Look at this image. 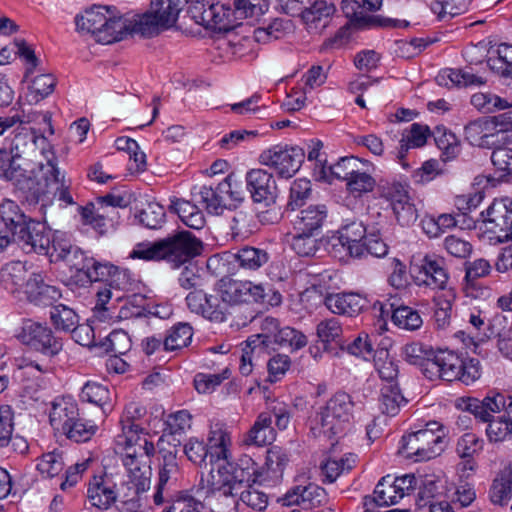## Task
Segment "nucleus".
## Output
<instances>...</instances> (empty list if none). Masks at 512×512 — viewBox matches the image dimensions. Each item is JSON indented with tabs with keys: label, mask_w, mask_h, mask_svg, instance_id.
Wrapping results in <instances>:
<instances>
[{
	"label": "nucleus",
	"mask_w": 512,
	"mask_h": 512,
	"mask_svg": "<svg viewBox=\"0 0 512 512\" xmlns=\"http://www.w3.org/2000/svg\"><path fill=\"white\" fill-rule=\"evenodd\" d=\"M415 268L418 271L416 279L419 285L433 290H444L447 287L449 273L443 258L427 254Z\"/></svg>",
	"instance_id": "14"
},
{
	"label": "nucleus",
	"mask_w": 512,
	"mask_h": 512,
	"mask_svg": "<svg viewBox=\"0 0 512 512\" xmlns=\"http://www.w3.org/2000/svg\"><path fill=\"white\" fill-rule=\"evenodd\" d=\"M326 307L334 314L350 317L360 314L368 307L369 301L358 293L330 294L325 297Z\"/></svg>",
	"instance_id": "26"
},
{
	"label": "nucleus",
	"mask_w": 512,
	"mask_h": 512,
	"mask_svg": "<svg viewBox=\"0 0 512 512\" xmlns=\"http://www.w3.org/2000/svg\"><path fill=\"white\" fill-rule=\"evenodd\" d=\"M407 400L402 395L398 384H384L379 397V408L383 414L396 416Z\"/></svg>",
	"instance_id": "40"
},
{
	"label": "nucleus",
	"mask_w": 512,
	"mask_h": 512,
	"mask_svg": "<svg viewBox=\"0 0 512 512\" xmlns=\"http://www.w3.org/2000/svg\"><path fill=\"white\" fill-rule=\"evenodd\" d=\"M342 334V325L335 317L323 319L316 325V335L320 342H335L339 345L343 342Z\"/></svg>",
	"instance_id": "58"
},
{
	"label": "nucleus",
	"mask_w": 512,
	"mask_h": 512,
	"mask_svg": "<svg viewBox=\"0 0 512 512\" xmlns=\"http://www.w3.org/2000/svg\"><path fill=\"white\" fill-rule=\"evenodd\" d=\"M232 262L244 270L255 271L265 265L269 260V254L266 250L245 246L237 252L231 254Z\"/></svg>",
	"instance_id": "38"
},
{
	"label": "nucleus",
	"mask_w": 512,
	"mask_h": 512,
	"mask_svg": "<svg viewBox=\"0 0 512 512\" xmlns=\"http://www.w3.org/2000/svg\"><path fill=\"white\" fill-rule=\"evenodd\" d=\"M16 337L22 344L48 357L56 356L63 347L61 339L54 336L49 327L30 319L23 321Z\"/></svg>",
	"instance_id": "12"
},
{
	"label": "nucleus",
	"mask_w": 512,
	"mask_h": 512,
	"mask_svg": "<svg viewBox=\"0 0 512 512\" xmlns=\"http://www.w3.org/2000/svg\"><path fill=\"white\" fill-rule=\"evenodd\" d=\"M225 457H221L217 464L218 473L223 476V480L237 486L238 489L243 488V484H249L255 481L257 471L256 463L247 455L242 456L236 464L230 463Z\"/></svg>",
	"instance_id": "16"
},
{
	"label": "nucleus",
	"mask_w": 512,
	"mask_h": 512,
	"mask_svg": "<svg viewBox=\"0 0 512 512\" xmlns=\"http://www.w3.org/2000/svg\"><path fill=\"white\" fill-rule=\"evenodd\" d=\"M146 414V408L138 402H130L124 408L120 418L122 435H119V442L131 444L134 437L142 431V428L136 423Z\"/></svg>",
	"instance_id": "30"
},
{
	"label": "nucleus",
	"mask_w": 512,
	"mask_h": 512,
	"mask_svg": "<svg viewBox=\"0 0 512 512\" xmlns=\"http://www.w3.org/2000/svg\"><path fill=\"white\" fill-rule=\"evenodd\" d=\"M161 28L166 29V24L160 21V18L150 9L141 15H136L133 19H127V35H140L142 37H153L159 33Z\"/></svg>",
	"instance_id": "31"
},
{
	"label": "nucleus",
	"mask_w": 512,
	"mask_h": 512,
	"mask_svg": "<svg viewBox=\"0 0 512 512\" xmlns=\"http://www.w3.org/2000/svg\"><path fill=\"white\" fill-rule=\"evenodd\" d=\"M15 242L26 253L48 254L52 243L51 232L45 223L32 218Z\"/></svg>",
	"instance_id": "17"
},
{
	"label": "nucleus",
	"mask_w": 512,
	"mask_h": 512,
	"mask_svg": "<svg viewBox=\"0 0 512 512\" xmlns=\"http://www.w3.org/2000/svg\"><path fill=\"white\" fill-rule=\"evenodd\" d=\"M246 184L254 202L266 206L275 202L277 185L271 173L263 169H252L246 174Z\"/></svg>",
	"instance_id": "18"
},
{
	"label": "nucleus",
	"mask_w": 512,
	"mask_h": 512,
	"mask_svg": "<svg viewBox=\"0 0 512 512\" xmlns=\"http://www.w3.org/2000/svg\"><path fill=\"white\" fill-rule=\"evenodd\" d=\"M77 416V404L70 398H62L52 403L49 420L55 429L65 432Z\"/></svg>",
	"instance_id": "32"
},
{
	"label": "nucleus",
	"mask_w": 512,
	"mask_h": 512,
	"mask_svg": "<svg viewBox=\"0 0 512 512\" xmlns=\"http://www.w3.org/2000/svg\"><path fill=\"white\" fill-rule=\"evenodd\" d=\"M328 409L329 413L335 414L339 419H343L344 422L350 424L353 417L354 403L351 396L345 392L335 393L324 405Z\"/></svg>",
	"instance_id": "48"
},
{
	"label": "nucleus",
	"mask_w": 512,
	"mask_h": 512,
	"mask_svg": "<svg viewBox=\"0 0 512 512\" xmlns=\"http://www.w3.org/2000/svg\"><path fill=\"white\" fill-rule=\"evenodd\" d=\"M379 195L389 202L391 208L410 197L408 185L398 181H381L378 186Z\"/></svg>",
	"instance_id": "51"
},
{
	"label": "nucleus",
	"mask_w": 512,
	"mask_h": 512,
	"mask_svg": "<svg viewBox=\"0 0 512 512\" xmlns=\"http://www.w3.org/2000/svg\"><path fill=\"white\" fill-rule=\"evenodd\" d=\"M29 275L25 264L17 261L8 263L1 272V280L7 289H17L24 286L26 288V281Z\"/></svg>",
	"instance_id": "49"
},
{
	"label": "nucleus",
	"mask_w": 512,
	"mask_h": 512,
	"mask_svg": "<svg viewBox=\"0 0 512 512\" xmlns=\"http://www.w3.org/2000/svg\"><path fill=\"white\" fill-rule=\"evenodd\" d=\"M47 139L38 135L33 129L26 126H19L11 140L10 152L23 158L41 149L43 155L51 157V151L46 150Z\"/></svg>",
	"instance_id": "23"
},
{
	"label": "nucleus",
	"mask_w": 512,
	"mask_h": 512,
	"mask_svg": "<svg viewBox=\"0 0 512 512\" xmlns=\"http://www.w3.org/2000/svg\"><path fill=\"white\" fill-rule=\"evenodd\" d=\"M283 506L298 505L305 510H311L327 504L328 495L324 488L314 483L291 488L279 499Z\"/></svg>",
	"instance_id": "15"
},
{
	"label": "nucleus",
	"mask_w": 512,
	"mask_h": 512,
	"mask_svg": "<svg viewBox=\"0 0 512 512\" xmlns=\"http://www.w3.org/2000/svg\"><path fill=\"white\" fill-rule=\"evenodd\" d=\"M443 434L437 422H430L425 429L402 437L400 453L414 461H426L443 451Z\"/></svg>",
	"instance_id": "8"
},
{
	"label": "nucleus",
	"mask_w": 512,
	"mask_h": 512,
	"mask_svg": "<svg viewBox=\"0 0 512 512\" xmlns=\"http://www.w3.org/2000/svg\"><path fill=\"white\" fill-rule=\"evenodd\" d=\"M80 397L83 401L100 407L102 416H106L111 411V393L106 385L96 381H88L83 386Z\"/></svg>",
	"instance_id": "37"
},
{
	"label": "nucleus",
	"mask_w": 512,
	"mask_h": 512,
	"mask_svg": "<svg viewBox=\"0 0 512 512\" xmlns=\"http://www.w3.org/2000/svg\"><path fill=\"white\" fill-rule=\"evenodd\" d=\"M311 183L306 179L295 180L290 187V195L286 205V213L294 214L302 209L311 196Z\"/></svg>",
	"instance_id": "44"
},
{
	"label": "nucleus",
	"mask_w": 512,
	"mask_h": 512,
	"mask_svg": "<svg viewBox=\"0 0 512 512\" xmlns=\"http://www.w3.org/2000/svg\"><path fill=\"white\" fill-rule=\"evenodd\" d=\"M460 406L477 419L488 422L486 435L491 443L506 441L512 437V397L492 392L483 400L468 397L461 399Z\"/></svg>",
	"instance_id": "2"
},
{
	"label": "nucleus",
	"mask_w": 512,
	"mask_h": 512,
	"mask_svg": "<svg viewBox=\"0 0 512 512\" xmlns=\"http://www.w3.org/2000/svg\"><path fill=\"white\" fill-rule=\"evenodd\" d=\"M340 349L356 357L367 359L374 351L372 338L366 333H360L352 342H340Z\"/></svg>",
	"instance_id": "61"
},
{
	"label": "nucleus",
	"mask_w": 512,
	"mask_h": 512,
	"mask_svg": "<svg viewBox=\"0 0 512 512\" xmlns=\"http://www.w3.org/2000/svg\"><path fill=\"white\" fill-rule=\"evenodd\" d=\"M430 134L431 132L429 127L419 123H413L409 130H405L403 132L402 138L399 141V147L397 148L396 157L404 167L406 164L403 162V159L407 151L410 148H418L424 146Z\"/></svg>",
	"instance_id": "34"
},
{
	"label": "nucleus",
	"mask_w": 512,
	"mask_h": 512,
	"mask_svg": "<svg viewBox=\"0 0 512 512\" xmlns=\"http://www.w3.org/2000/svg\"><path fill=\"white\" fill-rule=\"evenodd\" d=\"M348 423L339 419L333 413H329L324 406L320 407L310 419V429L315 437L324 436L332 439L334 436L343 434L348 427Z\"/></svg>",
	"instance_id": "28"
},
{
	"label": "nucleus",
	"mask_w": 512,
	"mask_h": 512,
	"mask_svg": "<svg viewBox=\"0 0 512 512\" xmlns=\"http://www.w3.org/2000/svg\"><path fill=\"white\" fill-rule=\"evenodd\" d=\"M328 216L325 205H309L289 215L294 231L319 234Z\"/></svg>",
	"instance_id": "24"
},
{
	"label": "nucleus",
	"mask_w": 512,
	"mask_h": 512,
	"mask_svg": "<svg viewBox=\"0 0 512 512\" xmlns=\"http://www.w3.org/2000/svg\"><path fill=\"white\" fill-rule=\"evenodd\" d=\"M50 318L57 330L71 332L78 323V315L73 309L59 304L52 308Z\"/></svg>",
	"instance_id": "56"
},
{
	"label": "nucleus",
	"mask_w": 512,
	"mask_h": 512,
	"mask_svg": "<svg viewBox=\"0 0 512 512\" xmlns=\"http://www.w3.org/2000/svg\"><path fill=\"white\" fill-rule=\"evenodd\" d=\"M512 129V110L493 117H480L464 127V138L472 146L492 149L503 141L504 133Z\"/></svg>",
	"instance_id": "6"
},
{
	"label": "nucleus",
	"mask_w": 512,
	"mask_h": 512,
	"mask_svg": "<svg viewBox=\"0 0 512 512\" xmlns=\"http://www.w3.org/2000/svg\"><path fill=\"white\" fill-rule=\"evenodd\" d=\"M374 366L379 377L386 384H397L396 380L399 374L397 363L389 357L386 349H379L375 352Z\"/></svg>",
	"instance_id": "47"
},
{
	"label": "nucleus",
	"mask_w": 512,
	"mask_h": 512,
	"mask_svg": "<svg viewBox=\"0 0 512 512\" xmlns=\"http://www.w3.org/2000/svg\"><path fill=\"white\" fill-rule=\"evenodd\" d=\"M32 220L20 206L11 199H4L0 203V227H2L14 241L24 231Z\"/></svg>",
	"instance_id": "25"
},
{
	"label": "nucleus",
	"mask_w": 512,
	"mask_h": 512,
	"mask_svg": "<svg viewBox=\"0 0 512 512\" xmlns=\"http://www.w3.org/2000/svg\"><path fill=\"white\" fill-rule=\"evenodd\" d=\"M188 13L196 24L204 26L219 33H227L235 29L239 24L238 13L223 3H214L211 0H197L193 2Z\"/></svg>",
	"instance_id": "7"
},
{
	"label": "nucleus",
	"mask_w": 512,
	"mask_h": 512,
	"mask_svg": "<svg viewBox=\"0 0 512 512\" xmlns=\"http://www.w3.org/2000/svg\"><path fill=\"white\" fill-rule=\"evenodd\" d=\"M338 236L333 238V248L344 247L345 244L359 242L365 240L366 228L361 222L353 221L340 228Z\"/></svg>",
	"instance_id": "57"
},
{
	"label": "nucleus",
	"mask_w": 512,
	"mask_h": 512,
	"mask_svg": "<svg viewBox=\"0 0 512 512\" xmlns=\"http://www.w3.org/2000/svg\"><path fill=\"white\" fill-rule=\"evenodd\" d=\"M193 336V329L188 323L179 322L167 333L163 340V348L166 351H176L187 347Z\"/></svg>",
	"instance_id": "43"
},
{
	"label": "nucleus",
	"mask_w": 512,
	"mask_h": 512,
	"mask_svg": "<svg viewBox=\"0 0 512 512\" xmlns=\"http://www.w3.org/2000/svg\"><path fill=\"white\" fill-rule=\"evenodd\" d=\"M436 81L441 86H470L481 85L484 83L480 77L469 72L456 69L443 70L437 75Z\"/></svg>",
	"instance_id": "46"
},
{
	"label": "nucleus",
	"mask_w": 512,
	"mask_h": 512,
	"mask_svg": "<svg viewBox=\"0 0 512 512\" xmlns=\"http://www.w3.org/2000/svg\"><path fill=\"white\" fill-rule=\"evenodd\" d=\"M373 308L375 310L379 309L381 317L391 315L392 322L400 329L415 331L423 324V320L418 311L409 306H396L394 302L376 301L373 304Z\"/></svg>",
	"instance_id": "21"
},
{
	"label": "nucleus",
	"mask_w": 512,
	"mask_h": 512,
	"mask_svg": "<svg viewBox=\"0 0 512 512\" xmlns=\"http://www.w3.org/2000/svg\"><path fill=\"white\" fill-rule=\"evenodd\" d=\"M218 292L227 307L252 302L278 306L282 302L279 291L269 284H254L251 281H241L224 277L219 281Z\"/></svg>",
	"instance_id": "5"
},
{
	"label": "nucleus",
	"mask_w": 512,
	"mask_h": 512,
	"mask_svg": "<svg viewBox=\"0 0 512 512\" xmlns=\"http://www.w3.org/2000/svg\"><path fill=\"white\" fill-rule=\"evenodd\" d=\"M201 242L189 231H181L154 243H141L131 252V258L164 260L178 268L200 254Z\"/></svg>",
	"instance_id": "3"
},
{
	"label": "nucleus",
	"mask_w": 512,
	"mask_h": 512,
	"mask_svg": "<svg viewBox=\"0 0 512 512\" xmlns=\"http://www.w3.org/2000/svg\"><path fill=\"white\" fill-rule=\"evenodd\" d=\"M28 171L23 167V158L5 149H0V178L15 183Z\"/></svg>",
	"instance_id": "39"
},
{
	"label": "nucleus",
	"mask_w": 512,
	"mask_h": 512,
	"mask_svg": "<svg viewBox=\"0 0 512 512\" xmlns=\"http://www.w3.org/2000/svg\"><path fill=\"white\" fill-rule=\"evenodd\" d=\"M382 6V0H342L341 9L345 17L357 28L365 27H407V21L369 15Z\"/></svg>",
	"instance_id": "10"
},
{
	"label": "nucleus",
	"mask_w": 512,
	"mask_h": 512,
	"mask_svg": "<svg viewBox=\"0 0 512 512\" xmlns=\"http://www.w3.org/2000/svg\"><path fill=\"white\" fill-rule=\"evenodd\" d=\"M77 29L94 35L97 41L112 43L125 38L127 18L116 8L94 5L75 19Z\"/></svg>",
	"instance_id": "4"
},
{
	"label": "nucleus",
	"mask_w": 512,
	"mask_h": 512,
	"mask_svg": "<svg viewBox=\"0 0 512 512\" xmlns=\"http://www.w3.org/2000/svg\"><path fill=\"white\" fill-rule=\"evenodd\" d=\"M87 498L92 506L107 510L117 500L116 483L107 474L94 476L87 488Z\"/></svg>",
	"instance_id": "22"
},
{
	"label": "nucleus",
	"mask_w": 512,
	"mask_h": 512,
	"mask_svg": "<svg viewBox=\"0 0 512 512\" xmlns=\"http://www.w3.org/2000/svg\"><path fill=\"white\" fill-rule=\"evenodd\" d=\"M274 342L280 346L289 347L292 350H299L307 345L308 340L301 331L286 326L275 334Z\"/></svg>",
	"instance_id": "62"
},
{
	"label": "nucleus",
	"mask_w": 512,
	"mask_h": 512,
	"mask_svg": "<svg viewBox=\"0 0 512 512\" xmlns=\"http://www.w3.org/2000/svg\"><path fill=\"white\" fill-rule=\"evenodd\" d=\"M125 454L123 456V465L125 466L128 477V484L136 486L138 491H146L150 485L151 469L149 461L143 459L141 453H137V448L131 444H125Z\"/></svg>",
	"instance_id": "19"
},
{
	"label": "nucleus",
	"mask_w": 512,
	"mask_h": 512,
	"mask_svg": "<svg viewBox=\"0 0 512 512\" xmlns=\"http://www.w3.org/2000/svg\"><path fill=\"white\" fill-rule=\"evenodd\" d=\"M24 292L28 301L38 306L53 305L62 296L58 287L46 282L42 272L29 274Z\"/></svg>",
	"instance_id": "20"
},
{
	"label": "nucleus",
	"mask_w": 512,
	"mask_h": 512,
	"mask_svg": "<svg viewBox=\"0 0 512 512\" xmlns=\"http://www.w3.org/2000/svg\"><path fill=\"white\" fill-rule=\"evenodd\" d=\"M316 235V233L295 231L290 241L292 250L301 257L313 256L318 249Z\"/></svg>",
	"instance_id": "59"
},
{
	"label": "nucleus",
	"mask_w": 512,
	"mask_h": 512,
	"mask_svg": "<svg viewBox=\"0 0 512 512\" xmlns=\"http://www.w3.org/2000/svg\"><path fill=\"white\" fill-rule=\"evenodd\" d=\"M471 104L483 113H494L510 106L505 99L491 93H476L472 95Z\"/></svg>",
	"instance_id": "60"
},
{
	"label": "nucleus",
	"mask_w": 512,
	"mask_h": 512,
	"mask_svg": "<svg viewBox=\"0 0 512 512\" xmlns=\"http://www.w3.org/2000/svg\"><path fill=\"white\" fill-rule=\"evenodd\" d=\"M437 147L442 150L446 159H453L460 153V143L454 133L445 127H436L433 132Z\"/></svg>",
	"instance_id": "53"
},
{
	"label": "nucleus",
	"mask_w": 512,
	"mask_h": 512,
	"mask_svg": "<svg viewBox=\"0 0 512 512\" xmlns=\"http://www.w3.org/2000/svg\"><path fill=\"white\" fill-rule=\"evenodd\" d=\"M229 436L223 428L216 424L214 428L210 430L208 437V444L197 438H191L184 445V453L187 458L194 464L201 466L205 463L206 458L210 457L211 463L216 457V462H220L221 457H225L227 452V443Z\"/></svg>",
	"instance_id": "11"
},
{
	"label": "nucleus",
	"mask_w": 512,
	"mask_h": 512,
	"mask_svg": "<svg viewBox=\"0 0 512 512\" xmlns=\"http://www.w3.org/2000/svg\"><path fill=\"white\" fill-rule=\"evenodd\" d=\"M85 276L90 282L106 281L110 287L115 283V287L121 289L120 281L126 278V272L112 264L100 263L94 259V264L86 270Z\"/></svg>",
	"instance_id": "36"
},
{
	"label": "nucleus",
	"mask_w": 512,
	"mask_h": 512,
	"mask_svg": "<svg viewBox=\"0 0 512 512\" xmlns=\"http://www.w3.org/2000/svg\"><path fill=\"white\" fill-rule=\"evenodd\" d=\"M97 428L96 424L91 423V421L83 420L77 416L64 433L69 439L80 443L90 440L95 434Z\"/></svg>",
	"instance_id": "63"
},
{
	"label": "nucleus",
	"mask_w": 512,
	"mask_h": 512,
	"mask_svg": "<svg viewBox=\"0 0 512 512\" xmlns=\"http://www.w3.org/2000/svg\"><path fill=\"white\" fill-rule=\"evenodd\" d=\"M442 372V380H458L462 367V358L456 353L448 350L438 351V360Z\"/></svg>",
	"instance_id": "54"
},
{
	"label": "nucleus",
	"mask_w": 512,
	"mask_h": 512,
	"mask_svg": "<svg viewBox=\"0 0 512 512\" xmlns=\"http://www.w3.org/2000/svg\"><path fill=\"white\" fill-rule=\"evenodd\" d=\"M375 179L368 173L357 170L347 181V190L356 196L371 192L375 187Z\"/></svg>",
	"instance_id": "64"
},
{
	"label": "nucleus",
	"mask_w": 512,
	"mask_h": 512,
	"mask_svg": "<svg viewBox=\"0 0 512 512\" xmlns=\"http://www.w3.org/2000/svg\"><path fill=\"white\" fill-rule=\"evenodd\" d=\"M334 11V6L325 0H310V4L303 11L301 18L310 33L319 34L329 24Z\"/></svg>",
	"instance_id": "29"
},
{
	"label": "nucleus",
	"mask_w": 512,
	"mask_h": 512,
	"mask_svg": "<svg viewBox=\"0 0 512 512\" xmlns=\"http://www.w3.org/2000/svg\"><path fill=\"white\" fill-rule=\"evenodd\" d=\"M469 3L470 0H435L430 8L439 20H446L464 13Z\"/></svg>",
	"instance_id": "52"
},
{
	"label": "nucleus",
	"mask_w": 512,
	"mask_h": 512,
	"mask_svg": "<svg viewBox=\"0 0 512 512\" xmlns=\"http://www.w3.org/2000/svg\"><path fill=\"white\" fill-rule=\"evenodd\" d=\"M229 229L233 240L248 238L257 230L254 213L249 209H239L229 215Z\"/></svg>",
	"instance_id": "33"
},
{
	"label": "nucleus",
	"mask_w": 512,
	"mask_h": 512,
	"mask_svg": "<svg viewBox=\"0 0 512 512\" xmlns=\"http://www.w3.org/2000/svg\"><path fill=\"white\" fill-rule=\"evenodd\" d=\"M45 157L46 164H41L42 179L33 178L27 172L19 182L14 184L15 188L29 205L41 202V209L46 206V202L51 200L50 196L57 197L65 206L74 204L69 191L71 183L60 172L54 153H51V157Z\"/></svg>",
	"instance_id": "1"
},
{
	"label": "nucleus",
	"mask_w": 512,
	"mask_h": 512,
	"mask_svg": "<svg viewBox=\"0 0 512 512\" xmlns=\"http://www.w3.org/2000/svg\"><path fill=\"white\" fill-rule=\"evenodd\" d=\"M481 217L479 230L486 234L490 241L505 243L512 240V199H494L481 213Z\"/></svg>",
	"instance_id": "9"
},
{
	"label": "nucleus",
	"mask_w": 512,
	"mask_h": 512,
	"mask_svg": "<svg viewBox=\"0 0 512 512\" xmlns=\"http://www.w3.org/2000/svg\"><path fill=\"white\" fill-rule=\"evenodd\" d=\"M359 159L356 157H343L334 165L321 166L320 178H327L328 173L337 179L347 181L358 169Z\"/></svg>",
	"instance_id": "50"
},
{
	"label": "nucleus",
	"mask_w": 512,
	"mask_h": 512,
	"mask_svg": "<svg viewBox=\"0 0 512 512\" xmlns=\"http://www.w3.org/2000/svg\"><path fill=\"white\" fill-rule=\"evenodd\" d=\"M305 158V152L298 146H275L264 151L261 163L273 168L282 178H291L301 167Z\"/></svg>",
	"instance_id": "13"
},
{
	"label": "nucleus",
	"mask_w": 512,
	"mask_h": 512,
	"mask_svg": "<svg viewBox=\"0 0 512 512\" xmlns=\"http://www.w3.org/2000/svg\"><path fill=\"white\" fill-rule=\"evenodd\" d=\"M239 490L237 486L223 483L207 492L205 501L214 512H235L239 503Z\"/></svg>",
	"instance_id": "27"
},
{
	"label": "nucleus",
	"mask_w": 512,
	"mask_h": 512,
	"mask_svg": "<svg viewBox=\"0 0 512 512\" xmlns=\"http://www.w3.org/2000/svg\"><path fill=\"white\" fill-rule=\"evenodd\" d=\"M292 28L291 21L276 18L267 26L254 30V38L259 43H269L284 37Z\"/></svg>",
	"instance_id": "45"
},
{
	"label": "nucleus",
	"mask_w": 512,
	"mask_h": 512,
	"mask_svg": "<svg viewBox=\"0 0 512 512\" xmlns=\"http://www.w3.org/2000/svg\"><path fill=\"white\" fill-rule=\"evenodd\" d=\"M489 497L493 504L503 506L508 503L512 497V468H505L501 474L494 479Z\"/></svg>",
	"instance_id": "42"
},
{
	"label": "nucleus",
	"mask_w": 512,
	"mask_h": 512,
	"mask_svg": "<svg viewBox=\"0 0 512 512\" xmlns=\"http://www.w3.org/2000/svg\"><path fill=\"white\" fill-rule=\"evenodd\" d=\"M274 429L272 427V416L269 413H261L254 425L247 433L244 442L248 445L263 446L274 440Z\"/></svg>",
	"instance_id": "35"
},
{
	"label": "nucleus",
	"mask_w": 512,
	"mask_h": 512,
	"mask_svg": "<svg viewBox=\"0 0 512 512\" xmlns=\"http://www.w3.org/2000/svg\"><path fill=\"white\" fill-rule=\"evenodd\" d=\"M179 464L177 461V450L174 447L160 448L159 450V478L161 485H168L175 481L179 475Z\"/></svg>",
	"instance_id": "41"
},
{
	"label": "nucleus",
	"mask_w": 512,
	"mask_h": 512,
	"mask_svg": "<svg viewBox=\"0 0 512 512\" xmlns=\"http://www.w3.org/2000/svg\"><path fill=\"white\" fill-rule=\"evenodd\" d=\"M496 53L497 57H490L487 60L488 66L504 77H512V45L502 43L498 46Z\"/></svg>",
	"instance_id": "55"
}]
</instances>
